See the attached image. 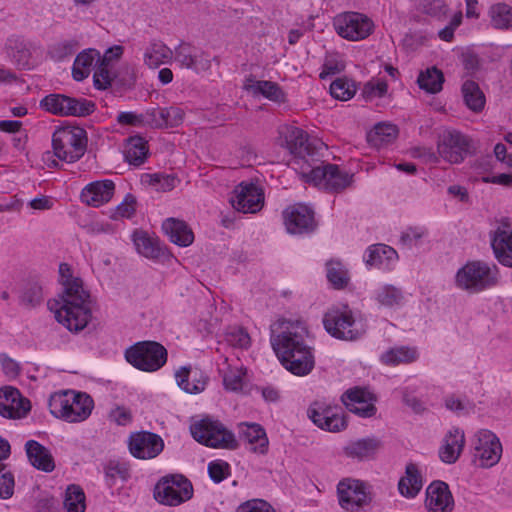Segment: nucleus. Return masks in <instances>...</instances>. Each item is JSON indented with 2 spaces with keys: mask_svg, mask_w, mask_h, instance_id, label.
I'll return each instance as SVG.
<instances>
[{
  "mask_svg": "<svg viewBox=\"0 0 512 512\" xmlns=\"http://www.w3.org/2000/svg\"><path fill=\"white\" fill-rule=\"evenodd\" d=\"M469 151V140L458 131L444 133L438 144L440 156L450 163H460Z\"/></svg>",
  "mask_w": 512,
  "mask_h": 512,
  "instance_id": "obj_22",
  "label": "nucleus"
},
{
  "mask_svg": "<svg viewBox=\"0 0 512 512\" xmlns=\"http://www.w3.org/2000/svg\"><path fill=\"white\" fill-rule=\"evenodd\" d=\"M396 255V251L393 248L384 244H375L366 251L365 262L369 266H378L385 260H392Z\"/></svg>",
  "mask_w": 512,
  "mask_h": 512,
  "instance_id": "obj_46",
  "label": "nucleus"
},
{
  "mask_svg": "<svg viewBox=\"0 0 512 512\" xmlns=\"http://www.w3.org/2000/svg\"><path fill=\"white\" fill-rule=\"evenodd\" d=\"M115 192V184L112 180H99L87 184L80 195L81 201L92 207H99L108 203Z\"/></svg>",
  "mask_w": 512,
  "mask_h": 512,
  "instance_id": "obj_26",
  "label": "nucleus"
},
{
  "mask_svg": "<svg viewBox=\"0 0 512 512\" xmlns=\"http://www.w3.org/2000/svg\"><path fill=\"white\" fill-rule=\"evenodd\" d=\"M116 120L120 125H129L135 127L147 126L146 111L141 114H137L131 111L120 112L117 115Z\"/></svg>",
  "mask_w": 512,
  "mask_h": 512,
  "instance_id": "obj_56",
  "label": "nucleus"
},
{
  "mask_svg": "<svg viewBox=\"0 0 512 512\" xmlns=\"http://www.w3.org/2000/svg\"><path fill=\"white\" fill-rule=\"evenodd\" d=\"M427 233L426 229L423 227H409L405 231L402 232L400 236V241L403 245L407 247H412L417 244V242L425 236Z\"/></svg>",
  "mask_w": 512,
  "mask_h": 512,
  "instance_id": "obj_62",
  "label": "nucleus"
},
{
  "mask_svg": "<svg viewBox=\"0 0 512 512\" xmlns=\"http://www.w3.org/2000/svg\"><path fill=\"white\" fill-rule=\"evenodd\" d=\"M491 245L498 262L512 268V226L507 220L501 221L494 231Z\"/></svg>",
  "mask_w": 512,
  "mask_h": 512,
  "instance_id": "obj_23",
  "label": "nucleus"
},
{
  "mask_svg": "<svg viewBox=\"0 0 512 512\" xmlns=\"http://www.w3.org/2000/svg\"><path fill=\"white\" fill-rule=\"evenodd\" d=\"M214 59L209 53L188 43L182 42L174 49V61L181 68L192 70L195 73L210 70Z\"/></svg>",
  "mask_w": 512,
  "mask_h": 512,
  "instance_id": "obj_16",
  "label": "nucleus"
},
{
  "mask_svg": "<svg viewBox=\"0 0 512 512\" xmlns=\"http://www.w3.org/2000/svg\"><path fill=\"white\" fill-rule=\"evenodd\" d=\"M301 179L325 191L338 193L351 185L353 174L341 170L336 164L320 160L303 172Z\"/></svg>",
  "mask_w": 512,
  "mask_h": 512,
  "instance_id": "obj_7",
  "label": "nucleus"
},
{
  "mask_svg": "<svg viewBox=\"0 0 512 512\" xmlns=\"http://www.w3.org/2000/svg\"><path fill=\"white\" fill-rule=\"evenodd\" d=\"M4 466L0 464V498L8 499L14 493V476L11 472H3Z\"/></svg>",
  "mask_w": 512,
  "mask_h": 512,
  "instance_id": "obj_60",
  "label": "nucleus"
},
{
  "mask_svg": "<svg viewBox=\"0 0 512 512\" xmlns=\"http://www.w3.org/2000/svg\"><path fill=\"white\" fill-rule=\"evenodd\" d=\"M48 405L51 414L56 418L68 423H78L91 415L94 401L87 393L66 390L52 394Z\"/></svg>",
  "mask_w": 512,
  "mask_h": 512,
  "instance_id": "obj_4",
  "label": "nucleus"
},
{
  "mask_svg": "<svg viewBox=\"0 0 512 512\" xmlns=\"http://www.w3.org/2000/svg\"><path fill=\"white\" fill-rule=\"evenodd\" d=\"M30 401L13 387L0 389V415L9 419H21L30 411Z\"/></svg>",
  "mask_w": 512,
  "mask_h": 512,
  "instance_id": "obj_21",
  "label": "nucleus"
},
{
  "mask_svg": "<svg viewBox=\"0 0 512 512\" xmlns=\"http://www.w3.org/2000/svg\"><path fill=\"white\" fill-rule=\"evenodd\" d=\"M177 385L184 392L198 394L204 391L208 377L200 370H191L190 367H181L175 374Z\"/></svg>",
  "mask_w": 512,
  "mask_h": 512,
  "instance_id": "obj_31",
  "label": "nucleus"
},
{
  "mask_svg": "<svg viewBox=\"0 0 512 512\" xmlns=\"http://www.w3.org/2000/svg\"><path fill=\"white\" fill-rule=\"evenodd\" d=\"M465 445L464 432L458 428L451 429L444 437L439 449V457L447 464L455 463L460 457Z\"/></svg>",
  "mask_w": 512,
  "mask_h": 512,
  "instance_id": "obj_29",
  "label": "nucleus"
},
{
  "mask_svg": "<svg viewBox=\"0 0 512 512\" xmlns=\"http://www.w3.org/2000/svg\"><path fill=\"white\" fill-rule=\"evenodd\" d=\"M398 135V128L390 123H378L368 134V141L376 148H382L392 143Z\"/></svg>",
  "mask_w": 512,
  "mask_h": 512,
  "instance_id": "obj_39",
  "label": "nucleus"
},
{
  "mask_svg": "<svg viewBox=\"0 0 512 512\" xmlns=\"http://www.w3.org/2000/svg\"><path fill=\"white\" fill-rule=\"evenodd\" d=\"M193 497V486L181 474L162 477L154 488V498L163 505L178 506Z\"/></svg>",
  "mask_w": 512,
  "mask_h": 512,
  "instance_id": "obj_10",
  "label": "nucleus"
},
{
  "mask_svg": "<svg viewBox=\"0 0 512 512\" xmlns=\"http://www.w3.org/2000/svg\"><path fill=\"white\" fill-rule=\"evenodd\" d=\"M236 512H275V510L264 500L252 499L240 504Z\"/></svg>",
  "mask_w": 512,
  "mask_h": 512,
  "instance_id": "obj_61",
  "label": "nucleus"
},
{
  "mask_svg": "<svg viewBox=\"0 0 512 512\" xmlns=\"http://www.w3.org/2000/svg\"><path fill=\"white\" fill-rule=\"evenodd\" d=\"M308 416L315 425L329 432H338L347 426L340 407L328 406L322 402H314L308 409Z\"/></svg>",
  "mask_w": 512,
  "mask_h": 512,
  "instance_id": "obj_15",
  "label": "nucleus"
},
{
  "mask_svg": "<svg viewBox=\"0 0 512 512\" xmlns=\"http://www.w3.org/2000/svg\"><path fill=\"white\" fill-rule=\"evenodd\" d=\"M208 473L215 483H220L230 474V466L223 460H215L208 464Z\"/></svg>",
  "mask_w": 512,
  "mask_h": 512,
  "instance_id": "obj_55",
  "label": "nucleus"
},
{
  "mask_svg": "<svg viewBox=\"0 0 512 512\" xmlns=\"http://www.w3.org/2000/svg\"><path fill=\"white\" fill-rule=\"evenodd\" d=\"M502 455V445L497 436L483 429L475 434L474 460L480 467L489 468L496 465Z\"/></svg>",
  "mask_w": 512,
  "mask_h": 512,
  "instance_id": "obj_14",
  "label": "nucleus"
},
{
  "mask_svg": "<svg viewBox=\"0 0 512 512\" xmlns=\"http://www.w3.org/2000/svg\"><path fill=\"white\" fill-rule=\"evenodd\" d=\"M240 437L250 445L254 453L264 455L268 452L269 441L265 430L256 423H241L239 425Z\"/></svg>",
  "mask_w": 512,
  "mask_h": 512,
  "instance_id": "obj_30",
  "label": "nucleus"
},
{
  "mask_svg": "<svg viewBox=\"0 0 512 512\" xmlns=\"http://www.w3.org/2000/svg\"><path fill=\"white\" fill-rule=\"evenodd\" d=\"M355 92V85L345 78H338L330 85L331 95L342 101L351 99Z\"/></svg>",
  "mask_w": 512,
  "mask_h": 512,
  "instance_id": "obj_52",
  "label": "nucleus"
},
{
  "mask_svg": "<svg viewBox=\"0 0 512 512\" xmlns=\"http://www.w3.org/2000/svg\"><path fill=\"white\" fill-rule=\"evenodd\" d=\"M231 198L232 206L242 213H256L264 204V192L254 183H240L234 190Z\"/></svg>",
  "mask_w": 512,
  "mask_h": 512,
  "instance_id": "obj_17",
  "label": "nucleus"
},
{
  "mask_svg": "<svg viewBox=\"0 0 512 512\" xmlns=\"http://www.w3.org/2000/svg\"><path fill=\"white\" fill-rule=\"evenodd\" d=\"M220 421L204 418L194 423L190 427L193 438L208 447L222 449H236L238 447L237 440L233 433H225L222 438L213 437V433H219Z\"/></svg>",
  "mask_w": 512,
  "mask_h": 512,
  "instance_id": "obj_12",
  "label": "nucleus"
},
{
  "mask_svg": "<svg viewBox=\"0 0 512 512\" xmlns=\"http://www.w3.org/2000/svg\"><path fill=\"white\" fill-rule=\"evenodd\" d=\"M372 401V394L358 387L347 390L342 395V402L346 408L361 417H371L375 414L376 407Z\"/></svg>",
  "mask_w": 512,
  "mask_h": 512,
  "instance_id": "obj_25",
  "label": "nucleus"
},
{
  "mask_svg": "<svg viewBox=\"0 0 512 512\" xmlns=\"http://www.w3.org/2000/svg\"><path fill=\"white\" fill-rule=\"evenodd\" d=\"M147 126L155 129L176 127L182 123L184 112L178 107L157 108L146 110Z\"/></svg>",
  "mask_w": 512,
  "mask_h": 512,
  "instance_id": "obj_27",
  "label": "nucleus"
},
{
  "mask_svg": "<svg viewBox=\"0 0 512 512\" xmlns=\"http://www.w3.org/2000/svg\"><path fill=\"white\" fill-rule=\"evenodd\" d=\"M162 228L171 242L179 246H189L194 240L192 230L183 221L169 218L163 222Z\"/></svg>",
  "mask_w": 512,
  "mask_h": 512,
  "instance_id": "obj_35",
  "label": "nucleus"
},
{
  "mask_svg": "<svg viewBox=\"0 0 512 512\" xmlns=\"http://www.w3.org/2000/svg\"><path fill=\"white\" fill-rule=\"evenodd\" d=\"M307 328L303 322L279 320L271 327V345L286 370L297 376L308 375L315 361L306 344Z\"/></svg>",
  "mask_w": 512,
  "mask_h": 512,
  "instance_id": "obj_1",
  "label": "nucleus"
},
{
  "mask_svg": "<svg viewBox=\"0 0 512 512\" xmlns=\"http://www.w3.org/2000/svg\"><path fill=\"white\" fill-rule=\"evenodd\" d=\"M7 56L18 67L30 69L31 67V45L21 38H9L5 45Z\"/></svg>",
  "mask_w": 512,
  "mask_h": 512,
  "instance_id": "obj_33",
  "label": "nucleus"
},
{
  "mask_svg": "<svg viewBox=\"0 0 512 512\" xmlns=\"http://www.w3.org/2000/svg\"><path fill=\"white\" fill-rule=\"evenodd\" d=\"M417 9L437 20L445 18L448 12V7L443 0H418Z\"/></svg>",
  "mask_w": 512,
  "mask_h": 512,
  "instance_id": "obj_50",
  "label": "nucleus"
},
{
  "mask_svg": "<svg viewBox=\"0 0 512 512\" xmlns=\"http://www.w3.org/2000/svg\"><path fill=\"white\" fill-rule=\"evenodd\" d=\"M462 94L467 107L474 112H481L484 109L486 98L479 85L466 80L462 85Z\"/></svg>",
  "mask_w": 512,
  "mask_h": 512,
  "instance_id": "obj_40",
  "label": "nucleus"
},
{
  "mask_svg": "<svg viewBox=\"0 0 512 512\" xmlns=\"http://www.w3.org/2000/svg\"><path fill=\"white\" fill-rule=\"evenodd\" d=\"M388 85L384 81H378L377 83L369 82L364 86L363 94L366 98L382 97L387 93Z\"/></svg>",
  "mask_w": 512,
  "mask_h": 512,
  "instance_id": "obj_64",
  "label": "nucleus"
},
{
  "mask_svg": "<svg viewBox=\"0 0 512 512\" xmlns=\"http://www.w3.org/2000/svg\"><path fill=\"white\" fill-rule=\"evenodd\" d=\"M136 211V198L128 193L123 201L116 207V215L122 218H131Z\"/></svg>",
  "mask_w": 512,
  "mask_h": 512,
  "instance_id": "obj_63",
  "label": "nucleus"
},
{
  "mask_svg": "<svg viewBox=\"0 0 512 512\" xmlns=\"http://www.w3.org/2000/svg\"><path fill=\"white\" fill-rule=\"evenodd\" d=\"M149 177L150 184L154 185L158 191H171L178 183V179L173 175L153 174Z\"/></svg>",
  "mask_w": 512,
  "mask_h": 512,
  "instance_id": "obj_58",
  "label": "nucleus"
},
{
  "mask_svg": "<svg viewBox=\"0 0 512 512\" xmlns=\"http://www.w3.org/2000/svg\"><path fill=\"white\" fill-rule=\"evenodd\" d=\"M164 448L162 438L152 432L141 431L129 437V450L139 459L155 458Z\"/></svg>",
  "mask_w": 512,
  "mask_h": 512,
  "instance_id": "obj_20",
  "label": "nucleus"
},
{
  "mask_svg": "<svg viewBox=\"0 0 512 512\" xmlns=\"http://www.w3.org/2000/svg\"><path fill=\"white\" fill-rule=\"evenodd\" d=\"M377 300L381 305L392 307L401 302L402 293L393 286H385L378 292Z\"/></svg>",
  "mask_w": 512,
  "mask_h": 512,
  "instance_id": "obj_54",
  "label": "nucleus"
},
{
  "mask_svg": "<svg viewBox=\"0 0 512 512\" xmlns=\"http://www.w3.org/2000/svg\"><path fill=\"white\" fill-rule=\"evenodd\" d=\"M147 155V142L142 137L134 136L127 140L124 150V157L129 164L140 166L147 159Z\"/></svg>",
  "mask_w": 512,
  "mask_h": 512,
  "instance_id": "obj_38",
  "label": "nucleus"
},
{
  "mask_svg": "<svg viewBox=\"0 0 512 512\" xmlns=\"http://www.w3.org/2000/svg\"><path fill=\"white\" fill-rule=\"evenodd\" d=\"M425 507L428 512H452L454 500L446 483L434 481L427 487Z\"/></svg>",
  "mask_w": 512,
  "mask_h": 512,
  "instance_id": "obj_24",
  "label": "nucleus"
},
{
  "mask_svg": "<svg viewBox=\"0 0 512 512\" xmlns=\"http://www.w3.org/2000/svg\"><path fill=\"white\" fill-rule=\"evenodd\" d=\"M488 15L495 29H512V7L505 3H497L490 7Z\"/></svg>",
  "mask_w": 512,
  "mask_h": 512,
  "instance_id": "obj_43",
  "label": "nucleus"
},
{
  "mask_svg": "<svg viewBox=\"0 0 512 512\" xmlns=\"http://www.w3.org/2000/svg\"><path fill=\"white\" fill-rule=\"evenodd\" d=\"M283 218L286 229L291 234L309 233L316 227L313 210L303 204L286 208Z\"/></svg>",
  "mask_w": 512,
  "mask_h": 512,
  "instance_id": "obj_18",
  "label": "nucleus"
},
{
  "mask_svg": "<svg viewBox=\"0 0 512 512\" xmlns=\"http://www.w3.org/2000/svg\"><path fill=\"white\" fill-rule=\"evenodd\" d=\"M226 341L235 348L247 349L251 344L248 332L243 328H233L226 335Z\"/></svg>",
  "mask_w": 512,
  "mask_h": 512,
  "instance_id": "obj_53",
  "label": "nucleus"
},
{
  "mask_svg": "<svg viewBox=\"0 0 512 512\" xmlns=\"http://www.w3.org/2000/svg\"><path fill=\"white\" fill-rule=\"evenodd\" d=\"M327 278L336 289L344 288L349 282L348 271L338 261L327 263Z\"/></svg>",
  "mask_w": 512,
  "mask_h": 512,
  "instance_id": "obj_49",
  "label": "nucleus"
},
{
  "mask_svg": "<svg viewBox=\"0 0 512 512\" xmlns=\"http://www.w3.org/2000/svg\"><path fill=\"white\" fill-rule=\"evenodd\" d=\"M422 475L418 467L413 464H407L405 475L400 478L398 490L400 494L406 498H414L422 489Z\"/></svg>",
  "mask_w": 512,
  "mask_h": 512,
  "instance_id": "obj_36",
  "label": "nucleus"
},
{
  "mask_svg": "<svg viewBox=\"0 0 512 512\" xmlns=\"http://www.w3.org/2000/svg\"><path fill=\"white\" fill-rule=\"evenodd\" d=\"M244 88L254 95H262L274 102H284L285 94L280 86L272 81L255 80L248 78L245 81Z\"/></svg>",
  "mask_w": 512,
  "mask_h": 512,
  "instance_id": "obj_34",
  "label": "nucleus"
},
{
  "mask_svg": "<svg viewBox=\"0 0 512 512\" xmlns=\"http://www.w3.org/2000/svg\"><path fill=\"white\" fill-rule=\"evenodd\" d=\"M174 58V50L160 40H152L143 54L144 64L156 69L162 64L169 63Z\"/></svg>",
  "mask_w": 512,
  "mask_h": 512,
  "instance_id": "obj_32",
  "label": "nucleus"
},
{
  "mask_svg": "<svg viewBox=\"0 0 512 512\" xmlns=\"http://www.w3.org/2000/svg\"><path fill=\"white\" fill-rule=\"evenodd\" d=\"M96 55L97 53L95 50L89 49L79 53L76 56L72 68V76L74 80L82 81L89 76L90 69L93 65Z\"/></svg>",
  "mask_w": 512,
  "mask_h": 512,
  "instance_id": "obj_44",
  "label": "nucleus"
},
{
  "mask_svg": "<svg viewBox=\"0 0 512 512\" xmlns=\"http://www.w3.org/2000/svg\"><path fill=\"white\" fill-rule=\"evenodd\" d=\"M337 494L340 506L347 511L358 510L368 502L364 484L359 480H341L337 485Z\"/></svg>",
  "mask_w": 512,
  "mask_h": 512,
  "instance_id": "obj_19",
  "label": "nucleus"
},
{
  "mask_svg": "<svg viewBox=\"0 0 512 512\" xmlns=\"http://www.w3.org/2000/svg\"><path fill=\"white\" fill-rule=\"evenodd\" d=\"M246 369L243 366L232 368L230 365L223 375V383L226 389L231 391H239L243 387V378Z\"/></svg>",
  "mask_w": 512,
  "mask_h": 512,
  "instance_id": "obj_51",
  "label": "nucleus"
},
{
  "mask_svg": "<svg viewBox=\"0 0 512 512\" xmlns=\"http://www.w3.org/2000/svg\"><path fill=\"white\" fill-rule=\"evenodd\" d=\"M40 107L54 115L85 117L92 114L95 104L85 98H73L63 94H49L40 101Z\"/></svg>",
  "mask_w": 512,
  "mask_h": 512,
  "instance_id": "obj_11",
  "label": "nucleus"
},
{
  "mask_svg": "<svg viewBox=\"0 0 512 512\" xmlns=\"http://www.w3.org/2000/svg\"><path fill=\"white\" fill-rule=\"evenodd\" d=\"M105 475L112 481H115L116 479L125 481L129 477V469L123 463L110 461L105 467Z\"/></svg>",
  "mask_w": 512,
  "mask_h": 512,
  "instance_id": "obj_59",
  "label": "nucleus"
},
{
  "mask_svg": "<svg viewBox=\"0 0 512 512\" xmlns=\"http://www.w3.org/2000/svg\"><path fill=\"white\" fill-rule=\"evenodd\" d=\"M134 244L139 254L146 258H158L161 255V248L156 239L149 237L144 232L134 233Z\"/></svg>",
  "mask_w": 512,
  "mask_h": 512,
  "instance_id": "obj_45",
  "label": "nucleus"
},
{
  "mask_svg": "<svg viewBox=\"0 0 512 512\" xmlns=\"http://www.w3.org/2000/svg\"><path fill=\"white\" fill-rule=\"evenodd\" d=\"M281 135L283 137V145L293 156L290 164L300 177L315 162L320 161V150L324 148V144L311 142L308 134L303 129L287 126L281 131Z\"/></svg>",
  "mask_w": 512,
  "mask_h": 512,
  "instance_id": "obj_3",
  "label": "nucleus"
},
{
  "mask_svg": "<svg viewBox=\"0 0 512 512\" xmlns=\"http://www.w3.org/2000/svg\"><path fill=\"white\" fill-rule=\"evenodd\" d=\"M498 283V270L483 261H469L455 275V286L468 294H478Z\"/></svg>",
  "mask_w": 512,
  "mask_h": 512,
  "instance_id": "obj_5",
  "label": "nucleus"
},
{
  "mask_svg": "<svg viewBox=\"0 0 512 512\" xmlns=\"http://www.w3.org/2000/svg\"><path fill=\"white\" fill-rule=\"evenodd\" d=\"M59 277L63 292L55 317L69 331L79 332L88 325L92 317L90 294L84 289L82 280L73 276L69 264L59 265Z\"/></svg>",
  "mask_w": 512,
  "mask_h": 512,
  "instance_id": "obj_2",
  "label": "nucleus"
},
{
  "mask_svg": "<svg viewBox=\"0 0 512 512\" xmlns=\"http://www.w3.org/2000/svg\"><path fill=\"white\" fill-rule=\"evenodd\" d=\"M381 446V441L377 438H363L346 446L345 454L358 460L369 459L377 453Z\"/></svg>",
  "mask_w": 512,
  "mask_h": 512,
  "instance_id": "obj_37",
  "label": "nucleus"
},
{
  "mask_svg": "<svg viewBox=\"0 0 512 512\" xmlns=\"http://www.w3.org/2000/svg\"><path fill=\"white\" fill-rule=\"evenodd\" d=\"M336 32L343 38L357 41L368 37L373 30V22L364 14L345 12L334 18Z\"/></svg>",
  "mask_w": 512,
  "mask_h": 512,
  "instance_id": "obj_13",
  "label": "nucleus"
},
{
  "mask_svg": "<svg viewBox=\"0 0 512 512\" xmlns=\"http://www.w3.org/2000/svg\"><path fill=\"white\" fill-rule=\"evenodd\" d=\"M43 301V287L38 282L28 283L20 295V304L27 308H34Z\"/></svg>",
  "mask_w": 512,
  "mask_h": 512,
  "instance_id": "obj_48",
  "label": "nucleus"
},
{
  "mask_svg": "<svg viewBox=\"0 0 512 512\" xmlns=\"http://www.w3.org/2000/svg\"><path fill=\"white\" fill-rule=\"evenodd\" d=\"M325 330L334 338L355 341L366 332L363 321L347 305L330 308L323 316Z\"/></svg>",
  "mask_w": 512,
  "mask_h": 512,
  "instance_id": "obj_6",
  "label": "nucleus"
},
{
  "mask_svg": "<svg viewBox=\"0 0 512 512\" xmlns=\"http://www.w3.org/2000/svg\"><path fill=\"white\" fill-rule=\"evenodd\" d=\"M444 75L441 70L431 67L422 71L417 79L419 87L430 94H436L442 90Z\"/></svg>",
  "mask_w": 512,
  "mask_h": 512,
  "instance_id": "obj_42",
  "label": "nucleus"
},
{
  "mask_svg": "<svg viewBox=\"0 0 512 512\" xmlns=\"http://www.w3.org/2000/svg\"><path fill=\"white\" fill-rule=\"evenodd\" d=\"M417 358V350L406 346L391 348L381 355V361L389 366L412 363Z\"/></svg>",
  "mask_w": 512,
  "mask_h": 512,
  "instance_id": "obj_41",
  "label": "nucleus"
},
{
  "mask_svg": "<svg viewBox=\"0 0 512 512\" xmlns=\"http://www.w3.org/2000/svg\"><path fill=\"white\" fill-rule=\"evenodd\" d=\"M25 451L29 463L37 470L50 473L55 469L54 457L50 450L36 440L25 443Z\"/></svg>",
  "mask_w": 512,
  "mask_h": 512,
  "instance_id": "obj_28",
  "label": "nucleus"
},
{
  "mask_svg": "<svg viewBox=\"0 0 512 512\" xmlns=\"http://www.w3.org/2000/svg\"><path fill=\"white\" fill-rule=\"evenodd\" d=\"M125 358L133 367L147 372L160 369L167 361V350L154 341L134 344L125 351Z\"/></svg>",
  "mask_w": 512,
  "mask_h": 512,
  "instance_id": "obj_9",
  "label": "nucleus"
},
{
  "mask_svg": "<svg viewBox=\"0 0 512 512\" xmlns=\"http://www.w3.org/2000/svg\"><path fill=\"white\" fill-rule=\"evenodd\" d=\"M63 505L68 512H84L85 495L82 489L77 485H70L66 490Z\"/></svg>",
  "mask_w": 512,
  "mask_h": 512,
  "instance_id": "obj_47",
  "label": "nucleus"
},
{
  "mask_svg": "<svg viewBox=\"0 0 512 512\" xmlns=\"http://www.w3.org/2000/svg\"><path fill=\"white\" fill-rule=\"evenodd\" d=\"M78 43L74 40H64L55 44L50 53L53 58L62 60L68 56H71L77 50Z\"/></svg>",
  "mask_w": 512,
  "mask_h": 512,
  "instance_id": "obj_57",
  "label": "nucleus"
},
{
  "mask_svg": "<svg viewBox=\"0 0 512 512\" xmlns=\"http://www.w3.org/2000/svg\"><path fill=\"white\" fill-rule=\"evenodd\" d=\"M54 155L61 161L73 163L79 160L87 147L86 131L80 127H60L52 135Z\"/></svg>",
  "mask_w": 512,
  "mask_h": 512,
  "instance_id": "obj_8",
  "label": "nucleus"
}]
</instances>
